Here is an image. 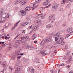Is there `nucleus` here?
I'll return each instance as SVG.
<instances>
[{
    "instance_id": "bf43d9fd",
    "label": "nucleus",
    "mask_w": 73,
    "mask_h": 73,
    "mask_svg": "<svg viewBox=\"0 0 73 73\" xmlns=\"http://www.w3.org/2000/svg\"><path fill=\"white\" fill-rule=\"evenodd\" d=\"M46 28H49V25H48L46 26Z\"/></svg>"
},
{
    "instance_id": "603ef678",
    "label": "nucleus",
    "mask_w": 73,
    "mask_h": 73,
    "mask_svg": "<svg viewBox=\"0 0 73 73\" xmlns=\"http://www.w3.org/2000/svg\"><path fill=\"white\" fill-rule=\"evenodd\" d=\"M70 68V66L68 65V66H67L66 68H67V69H68V68Z\"/></svg>"
},
{
    "instance_id": "c756f323",
    "label": "nucleus",
    "mask_w": 73,
    "mask_h": 73,
    "mask_svg": "<svg viewBox=\"0 0 73 73\" xmlns=\"http://www.w3.org/2000/svg\"><path fill=\"white\" fill-rule=\"evenodd\" d=\"M69 54H70V51L69 50H67V55H69Z\"/></svg>"
},
{
    "instance_id": "2eb2a0df",
    "label": "nucleus",
    "mask_w": 73,
    "mask_h": 73,
    "mask_svg": "<svg viewBox=\"0 0 73 73\" xmlns=\"http://www.w3.org/2000/svg\"><path fill=\"white\" fill-rule=\"evenodd\" d=\"M21 68H20V67H18L15 70V72H17V73H18L20 70Z\"/></svg>"
},
{
    "instance_id": "72a5a7b5",
    "label": "nucleus",
    "mask_w": 73,
    "mask_h": 73,
    "mask_svg": "<svg viewBox=\"0 0 73 73\" xmlns=\"http://www.w3.org/2000/svg\"><path fill=\"white\" fill-rule=\"evenodd\" d=\"M65 0H63V1H62L61 2V4H64V3H65Z\"/></svg>"
},
{
    "instance_id": "5fc2aeb1",
    "label": "nucleus",
    "mask_w": 73,
    "mask_h": 73,
    "mask_svg": "<svg viewBox=\"0 0 73 73\" xmlns=\"http://www.w3.org/2000/svg\"><path fill=\"white\" fill-rule=\"evenodd\" d=\"M37 42V41H36V40L34 41V43L35 44H36Z\"/></svg>"
},
{
    "instance_id": "13d9d810",
    "label": "nucleus",
    "mask_w": 73,
    "mask_h": 73,
    "mask_svg": "<svg viewBox=\"0 0 73 73\" xmlns=\"http://www.w3.org/2000/svg\"><path fill=\"white\" fill-rule=\"evenodd\" d=\"M2 47H4V46H5V45L4 43L2 45Z\"/></svg>"
},
{
    "instance_id": "9b49d317",
    "label": "nucleus",
    "mask_w": 73,
    "mask_h": 73,
    "mask_svg": "<svg viewBox=\"0 0 73 73\" xmlns=\"http://www.w3.org/2000/svg\"><path fill=\"white\" fill-rule=\"evenodd\" d=\"M21 21L19 20V21H18L15 25L14 26V27H13L12 29H15L16 28V27L17 26V25H18V24Z\"/></svg>"
},
{
    "instance_id": "e433bc0d",
    "label": "nucleus",
    "mask_w": 73,
    "mask_h": 73,
    "mask_svg": "<svg viewBox=\"0 0 73 73\" xmlns=\"http://www.w3.org/2000/svg\"><path fill=\"white\" fill-rule=\"evenodd\" d=\"M27 23H28L29 24H30V23H31V20H30V19H28Z\"/></svg>"
},
{
    "instance_id": "052dcab7",
    "label": "nucleus",
    "mask_w": 73,
    "mask_h": 73,
    "mask_svg": "<svg viewBox=\"0 0 73 73\" xmlns=\"http://www.w3.org/2000/svg\"><path fill=\"white\" fill-rule=\"evenodd\" d=\"M7 26H6V25L5 26H4L3 27V28H7Z\"/></svg>"
},
{
    "instance_id": "423d86ee",
    "label": "nucleus",
    "mask_w": 73,
    "mask_h": 73,
    "mask_svg": "<svg viewBox=\"0 0 73 73\" xmlns=\"http://www.w3.org/2000/svg\"><path fill=\"white\" fill-rule=\"evenodd\" d=\"M57 44H60L62 45L65 44V42H64V39L63 38L61 37L59 39H58V41L56 42Z\"/></svg>"
},
{
    "instance_id": "37998d69",
    "label": "nucleus",
    "mask_w": 73,
    "mask_h": 73,
    "mask_svg": "<svg viewBox=\"0 0 73 73\" xmlns=\"http://www.w3.org/2000/svg\"><path fill=\"white\" fill-rule=\"evenodd\" d=\"M42 15H41V14H39L38 15V16H37V17H41Z\"/></svg>"
},
{
    "instance_id": "0eeeda50",
    "label": "nucleus",
    "mask_w": 73,
    "mask_h": 73,
    "mask_svg": "<svg viewBox=\"0 0 73 73\" xmlns=\"http://www.w3.org/2000/svg\"><path fill=\"white\" fill-rule=\"evenodd\" d=\"M52 34L53 35H54V37H55V41L58 40L59 39L58 38V37H59V36L60 35V33L58 32L56 34L54 33H53Z\"/></svg>"
},
{
    "instance_id": "a211bd4d",
    "label": "nucleus",
    "mask_w": 73,
    "mask_h": 73,
    "mask_svg": "<svg viewBox=\"0 0 73 73\" xmlns=\"http://www.w3.org/2000/svg\"><path fill=\"white\" fill-rule=\"evenodd\" d=\"M71 6V3H69L66 5V8H69Z\"/></svg>"
},
{
    "instance_id": "c85d7f7f",
    "label": "nucleus",
    "mask_w": 73,
    "mask_h": 73,
    "mask_svg": "<svg viewBox=\"0 0 73 73\" xmlns=\"http://www.w3.org/2000/svg\"><path fill=\"white\" fill-rule=\"evenodd\" d=\"M59 24V22H56L55 23V25H56V26H57V25H58Z\"/></svg>"
},
{
    "instance_id": "4c0bfd02",
    "label": "nucleus",
    "mask_w": 73,
    "mask_h": 73,
    "mask_svg": "<svg viewBox=\"0 0 73 73\" xmlns=\"http://www.w3.org/2000/svg\"><path fill=\"white\" fill-rule=\"evenodd\" d=\"M20 35V34H19V35H17L16 36L15 38V39H16V38H17V37H19V36Z\"/></svg>"
},
{
    "instance_id": "c9c22d12",
    "label": "nucleus",
    "mask_w": 73,
    "mask_h": 73,
    "mask_svg": "<svg viewBox=\"0 0 73 73\" xmlns=\"http://www.w3.org/2000/svg\"><path fill=\"white\" fill-rule=\"evenodd\" d=\"M70 35H67L66 36V38H68V37H69V36H70Z\"/></svg>"
},
{
    "instance_id": "7c9ffc66",
    "label": "nucleus",
    "mask_w": 73,
    "mask_h": 73,
    "mask_svg": "<svg viewBox=\"0 0 73 73\" xmlns=\"http://www.w3.org/2000/svg\"><path fill=\"white\" fill-rule=\"evenodd\" d=\"M23 54H24V53H23L19 54H17V56H23Z\"/></svg>"
},
{
    "instance_id": "393cba45",
    "label": "nucleus",
    "mask_w": 73,
    "mask_h": 73,
    "mask_svg": "<svg viewBox=\"0 0 73 73\" xmlns=\"http://www.w3.org/2000/svg\"><path fill=\"white\" fill-rule=\"evenodd\" d=\"M25 39H26V40H29V36H26V37H25Z\"/></svg>"
},
{
    "instance_id": "f257e3e1",
    "label": "nucleus",
    "mask_w": 73,
    "mask_h": 73,
    "mask_svg": "<svg viewBox=\"0 0 73 73\" xmlns=\"http://www.w3.org/2000/svg\"><path fill=\"white\" fill-rule=\"evenodd\" d=\"M40 2L38 1V0H35V3H34L33 4V6L32 7L30 6H28L26 7L23 10H21L20 12V13L19 14V15L21 16H25L26 15V12L27 11H30L31 10L32 8V10H34L36 8H37L38 5L36 4H38Z\"/></svg>"
},
{
    "instance_id": "4be33fe9",
    "label": "nucleus",
    "mask_w": 73,
    "mask_h": 73,
    "mask_svg": "<svg viewBox=\"0 0 73 73\" xmlns=\"http://www.w3.org/2000/svg\"><path fill=\"white\" fill-rule=\"evenodd\" d=\"M41 54H42L43 56H45V55L46 54V53L45 52H44V51H43L41 52Z\"/></svg>"
},
{
    "instance_id": "f704fd0d",
    "label": "nucleus",
    "mask_w": 73,
    "mask_h": 73,
    "mask_svg": "<svg viewBox=\"0 0 73 73\" xmlns=\"http://www.w3.org/2000/svg\"><path fill=\"white\" fill-rule=\"evenodd\" d=\"M21 58V56H19L17 57V58L18 60H19V59H20Z\"/></svg>"
},
{
    "instance_id": "5701e85b",
    "label": "nucleus",
    "mask_w": 73,
    "mask_h": 73,
    "mask_svg": "<svg viewBox=\"0 0 73 73\" xmlns=\"http://www.w3.org/2000/svg\"><path fill=\"white\" fill-rule=\"evenodd\" d=\"M57 47V45L56 44H54L51 47V48H56Z\"/></svg>"
},
{
    "instance_id": "4d7b16f0",
    "label": "nucleus",
    "mask_w": 73,
    "mask_h": 73,
    "mask_svg": "<svg viewBox=\"0 0 73 73\" xmlns=\"http://www.w3.org/2000/svg\"><path fill=\"white\" fill-rule=\"evenodd\" d=\"M25 37H26V36H25L23 37L22 38L23 39H25Z\"/></svg>"
},
{
    "instance_id": "6e6552de",
    "label": "nucleus",
    "mask_w": 73,
    "mask_h": 73,
    "mask_svg": "<svg viewBox=\"0 0 73 73\" xmlns=\"http://www.w3.org/2000/svg\"><path fill=\"white\" fill-rule=\"evenodd\" d=\"M58 5H59V4H58V3H54L53 4L52 8H54V9H55V10H56Z\"/></svg>"
},
{
    "instance_id": "864d4df0",
    "label": "nucleus",
    "mask_w": 73,
    "mask_h": 73,
    "mask_svg": "<svg viewBox=\"0 0 73 73\" xmlns=\"http://www.w3.org/2000/svg\"><path fill=\"white\" fill-rule=\"evenodd\" d=\"M57 66H61V64H58L57 65Z\"/></svg>"
},
{
    "instance_id": "b1692460",
    "label": "nucleus",
    "mask_w": 73,
    "mask_h": 73,
    "mask_svg": "<svg viewBox=\"0 0 73 73\" xmlns=\"http://www.w3.org/2000/svg\"><path fill=\"white\" fill-rule=\"evenodd\" d=\"M9 46H10L9 47V48H10V49H11V48H12V43H10L9 44Z\"/></svg>"
},
{
    "instance_id": "ddd939ff",
    "label": "nucleus",
    "mask_w": 73,
    "mask_h": 73,
    "mask_svg": "<svg viewBox=\"0 0 73 73\" xmlns=\"http://www.w3.org/2000/svg\"><path fill=\"white\" fill-rule=\"evenodd\" d=\"M41 15H42V16L41 17V19H45V16L46 15L43 13H41Z\"/></svg>"
},
{
    "instance_id": "f8f14e48",
    "label": "nucleus",
    "mask_w": 73,
    "mask_h": 73,
    "mask_svg": "<svg viewBox=\"0 0 73 73\" xmlns=\"http://www.w3.org/2000/svg\"><path fill=\"white\" fill-rule=\"evenodd\" d=\"M37 34L36 33L34 34L33 35V40H34L35 39V38L37 37Z\"/></svg>"
},
{
    "instance_id": "6e6d98bb",
    "label": "nucleus",
    "mask_w": 73,
    "mask_h": 73,
    "mask_svg": "<svg viewBox=\"0 0 73 73\" xmlns=\"http://www.w3.org/2000/svg\"><path fill=\"white\" fill-rule=\"evenodd\" d=\"M5 38L6 40H7L8 39V37L6 36L5 37Z\"/></svg>"
},
{
    "instance_id": "412c9836",
    "label": "nucleus",
    "mask_w": 73,
    "mask_h": 73,
    "mask_svg": "<svg viewBox=\"0 0 73 73\" xmlns=\"http://www.w3.org/2000/svg\"><path fill=\"white\" fill-rule=\"evenodd\" d=\"M16 55H13L11 58V60H15V58H16Z\"/></svg>"
},
{
    "instance_id": "39448f33",
    "label": "nucleus",
    "mask_w": 73,
    "mask_h": 73,
    "mask_svg": "<svg viewBox=\"0 0 73 73\" xmlns=\"http://www.w3.org/2000/svg\"><path fill=\"white\" fill-rule=\"evenodd\" d=\"M39 25H38L36 26H35V25L33 24L32 25L30 26L28 28V29H32L33 28L34 31H36L39 28Z\"/></svg>"
},
{
    "instance_id": "f03ea898",
    "label": "nucleus",
    "mask_w": 73,
    "mask_h": 73,
    "mask_svg": "<svg viewBox=\"0 0 73 73\" xmlns=\"http://www.w3.org/2000/svg\"><path fill=\"white\" fill-rule=\"evenodd\" d=\"M3 13V10H1L0 11V19H1V20L0 21V23H4L5 22L4 20H2V18L5 19V20H7V19L9 17V15H7L6 16V14H3L2 15Z\"/></svg>"
},
{
    "instance_id": "58836bf2",
    "label": "nucleus",
    "mask_w": 73,
    "mask_h": 73,
    "mask_svg": "<svg viewBox=\"0 0 73 73\" xmlns=\"http://www.w3.org/2000/svg\"><path fill=\"white\" fill-rule=\"evenodd\" d=\"M61 66H65V64H64L62 63L61 64H60Z\"/></svg>"
},
{
    "instance_id": "0e129e2a",
    "label": "nucleus",
    "mask_w": 73,
    "mask_h": 73,
    "mask_svg": "<svg viewBox=\"0 0 73 73\" xmlns=\"http://www.w3.org/2000/svg\"><path fill=\"white\" fill-rule=\"evenodd\" d=\"M4 70H5V69H3V70L2 71V73H4Z\"/></svg>"
},
{
    "instance_id": "ea45409f",
    "label": "nucleus",
    "mask_w": 73,
    "mask_h": 73,
    "mask_svg": "<svg viewBox=\"0 0 73 73\" xmlns=\"http://www.w3.org/2000/svg\"><path fill=\"white\" fill-rule=\"evenodd\" d=\"M67 31L68 32H70V28H68L67 29Z\"/></svg>"
},
{
    "instance_id": "a19ab883",
    "label": "nucleus",
    "mask_w": 73,
    "mask_h": 73,
    "mask_svg": "<svg viewBox=\"0 0 73 73\" xmlns=\"http://www.w3.org/2000/svg\"><path fill=\"white\" fill-rule=\"evenodd\" d=\"M70 28V31H73V28L72 27H70L69 28Z\"/></svg>"
},
{
    "instance_id": "1a4fd4ad",
    "label": "nucleus",
    "mask_w": 73,
    "mask_h": 73,
    "mask_svg": "<svg viewBox=\"0 0 73 73\" xmlns=\"http://www.w3.org/2000/svg\"><path fill=\"white\" fill-rule=\"evenodd\" d=\"M49 20H50V21L52 23H53L54 22L55 18L53 17V15H51L49 17Z\"/></svg>"
},
{
    "instance_id": "9d476101",
    "label": "nucleus",
    "mask_w": 73,
    "mask_h": 73,
    "mask_svg": "<svg viewBox=\"0 0 73 73\" xmlns=\"http://www.w3.org/2000/svg\"><path fill=\"white\" fill-rule=\"evenodd\" d=\"M52 0H45V2L44 3H43V4L44 5H47L48 4V3Z\"/></svg>"
},
{
    "instance_id": "79ce46f5",
    "label": "nucleus",
    "mask_w": 73,
    "mask_h": 73,
    "mask_svg": "<svg viewBox=\"0 0 73 73\" xmlns=\"http://www.w3.org/2000/svg\"><path fill=\"white\" fill-rule=\"evenodd\" d=\"M48 26L49 28H52V25H48Z\"/></svg>"
},
{
    "instance_id": "49530a36",
    "label": "nucleus",
    "mask_w": 73,
    "mask_h": 73,
    "mask_svg": "<svg viewBox=\"0 0 73 73\" xmlns=\"http://www.w3.org/2000/svg\"><path fill=\"white\" fill-rule=\"evenodd\" d=\"M25 24L27 25H28V24H29V23H28V22H26L25 23Z\"/></svg>"
},
{
    "instance_id": "f3484780",
    "label": "nucleus",
    "mask_w": 73,
    "mask_h": 73,
    "mask_svg": "<svg viewBox=\"0 0 73 73\" xmlns=\"http://www.w3.org/2000/svg\"><path fill=\"white\" fill-rule=\"evenodd\" d=\"M34 61L36 63H39V59H37V58H35L34 59Z\"/></svg>"
},
{
    "instance_id": "6ab92c4d",
    "label": "nucleus",
    "mask_w": 73,
    "mask_h": 73,
    "mask_svg": "<svg viewBox=\"0 0 73 73\" xmlns=\"http://www.w3.org/2000/svg\"><path fill=\"white\" fill-rule=\"evenodd\" d=\"M29 70L30 72H31V73H34L35 72V70H34V69H33L32 68H29Z\"/></svg>"
},
{
    "instance_id": "aec40b11",
    "label": "nucleus",
    "mask_w": 73,
    "mask_h": 73,
    "mask_svg": "<svg viewBox=\"0 0 73 73\" xmlns=\"http://www.w3.org/2000/svg\"><path fill=\"white\" fill-rule=\"evenodd\" d=\"M72 57H70L68 59V62L69 63V64H70L71 62L72 61Z\"/></svg>"
},
{
    "instance_id": "4468645a",
    "label": "nucleus",
    "mask_w": 73,
    "mask_h": 73,
    "mask_svg": "<svg viewBox=\"0 0 73 73\" xmlns=\"http://www.w3.org/2000/svg\"><path fill=\"white\" fill-rule=\"evenodd\" d=\"M21 42H22L21 40H17L16 41V42H15V44L17 45L19 44H21L22 43Z\"/></svg>"
},
{
    "instance_id": "2f4dec72",
    "label": "nucleus",
    "mask_w": 73,
    "mask_h": 73,
    "mask_svg": "<svg viewBox=\"0 0 73 73\" xmlns=\"http://www.w3.org/2000/svg\"><path fill=\"white\" fill-rule=\"evenodd\" d=\"M40 22H41V20H37L36 22L37 23H40Z\"/></svg>"
},
{
    "instance_id": "09e8293b",
    "label": "nucleus",
    "mask_w": 73,
    "mask_h": 73,
    "mask_svg": "<svg viewBox=\"0 0 73 73\" xmlns=\"http://www.w3.org/2000/svg\"><path fill=\"white\" fill-rule=\"evenodd\" d=\"M22 33H25V30H23L22 31Z\"/></svg>"
},
{
    "instance_id": "20e7f679",
    "label": "nucleus",
    "mask_w": 73,
    "mask_h": 73,
    "mask_svg": "<svg viewBox=\"0 0 73 73\" xmlns=\"http://www.w3.org/2000/svg\"><path fill=\"white\" fill-rule=\"evenodd\" d=\"M51 41V39L49 37H48L47 39H44L41 42L40 45H42L45 43V42H49Z\"/></svg>"
},
{
    "instance_id": "a18cd8bd",
    "label": "nucleus",
    "mask_w": 73,
    "mask_h": 73,
    "mask_svg": "<svg viewBox=\"0 0 73 73\" xmlns=\"http://www.w3.org/2000/svg\"><path fill=\"white\" fill-rule=\"evenodd\" d=\"M4 44V42H0V44H2V45Z\"/></svg>"
},
{
    "instance_id": "69168bd1",
    "label": "nucleus",
    "mask_w": 73,
    "mask_h": 73,
    "mask_svg": "<svg viewBox=\"0 0 73 73\" xmlns=\"http://www.w3.org/2000/svg\"><path fill=\"white\" fill-rule=\"evenodd\" d=\"M50 72L52 73H53V70H50Z\"/></svg>"
},
{
    "instance_id": "c03bdc74",
    "label": "nucleus",
    "mask_w": 73,
    "mask_h": 73,
    "mask_svg": "<svg viewBox=\"0 0 73 73\" xmlns=\"http://www.w3.org/2000/svg\"><path fill=\"white\" fill-rule=\"evenodd\" d=\"M19 62L18 61V62H17L16 63V65H19Z\"/></svg>"
},
{
    "instance_id": "8fccbe9b",
    "label": "nucleus",
    "mask_w": 73,
    "mask_h": 73,
    "mask_svg": "<svg viewBox=\"0 0 73 73\" xmlns=\"http://www.w3.org/2000/svg\"><path fill=\"white\" fill-rule=\"evenodd\" d=\"M50 6V5H48V6H47L46 7V8H49V7Z\"/></svg>"
},
{
    "instance_id": "3c124183",
    "label": "nucleus",
    "mask_w": 73,
    "mask_h": 73,
    "mask_svg": "<svg viewBox=\"0 0 73 73\" xmlns=\"http://www.w3.org/2000/svg\"><path fill=\"white\" fill-rule=\"evenodd\" d=\"M23 26H26V25H26V24H25V23H23Z\"/></svg>"
},
{
    "instance_id": "473e14b6",
    "label": "nucleus",
    "mask_w": 73,
    "mask_h": 73,
    "mask_svg": "<svg viewBox=\"0 0 73 73\" xmlns=\"http://www.w3.org/2000/svg\"><path fill=\"white\" fill-rule=\"evenodd\" d=\"M23 61H24V62H27V59L25 58H23Z\"/></svg>"
},
{
    "instance_id": "de8ad7c7",
    "label": "nucleus",
    "mask_w": 73,
    "mask_h": 73,
    "mask_svg": "<svg viewBox=\"0 0 73 73\" xmlns=\"http://www.w3.org/2000/svg\"><path fill=\"white\" fill-rule=\"evenodd\" d=\"M60 12H62V11H63V9L62 8L60 9Z\"/></svg>"
},
{
    "instance_id": "338daca9",
    "label": "nucleus",
    "mask_w": 73,
    "mask_h": 73,
    "mask_svg": "<svg viewBox=\"0 0 73 73\" xmlns=\"http://www.w3.org/2000/svg\"><path fill=\"white\" fill-rule=\"evenodd\" d=\"M63 25L64 27H65V26H66V25L65 24H63Z\"/></svg>"
},
{
    "instance_id": "774afa93",
    "label": "nucleus",
    "mask_w": 73,
    "mask_h": 73,
    "mask_svg": "<svg viewBox=\"0 0 73 73\" xmlns=\"http://www.w3.org/2000/svg\"><path fill=\"white\" fill-rule=\"evenodd\" d=\"M35 49H37V47H33Z\"/></svg>"
},
{
    "instance_id": "e2e57ef3",
    "label": "nucleus",
    "mask_w": 73,
    "mask_h": 73,
    "mask_svg": "<svg viewBox=\"0 0 73 73\" xmlns=\"http://www.w3.org/2000/svg\"><path fill=\"white\" fill-rule=\"evenodd\" d=\"M73 72V70H71L69 72V73H72Z\"/></svg>"
},
{
    "instance_id": "bb28decb",
    "label": "nucleus",
    "mask_w": 73,
    "mask_h": 73,
    "mask_svg": "<svg viewBox=\"0 0 73 73\" xmlns=\"http://www.w3.org/2000/svg\"><path fill=\"white\" fill-rule=\"evenodd\" d=\"M9 69L10 70H13V68L12 67V66H10L9 67Z\"/></svg>"
},
{
    "instance_id": "cd10ccee",
    "label": "nucleus",
    "mask_w": 73,
    "mask_h": 73,
    "mask_svg": "<svg viewBox=\"0 0 73 73\" xmlns=\"http://www.w3.org/2000/svg\"><path fill=\"white\" fill-rule=\"evenodd\" d=\"M68 48V44H67L66 45L65 48V50H67Z\"/></svg>"
},
{
    "instance_id": "7ed1b4c3",
    "label": "nucleus",
    "mask_w": 73,
    "mask_h": 73,
    "mask_svg": "<svg viewBox=\"0 0 73 73\" xmlns=\"http://www.w3.org/2000/svg\"><path fill=\"white\" fill-rule=\"evenodd\" d=\"M27 0H17L15 3V4H17L20 3H21V5H23L25 4H26L27 3Z\"/></svg>"
},
{
    "instance_id": "a878e982",
    "label": "nucleus",
    "mask_w": 73,
    "mask_h": 73,
    "mask_svg": "<svg viewBox=\"0 0 73 73\" xmlns=\"http://www.w3.org/2000/svg\"><path fill=\"white\" fill-rule=\"evenodd\" d=\"M2 65H3V66L4 68H5V69H6V68H7V66L5 65V64H2Z\"/></svg>"
},
{
    "instance_id": "680f3d73",
    "label": "nucleus",
    "mask_w": 73,
    "mask_h": 73,
    "mask_svg": "<svg viewBox=\"0 0 73 73\" xmlns=\"http://www.w3.org/2000/svg\"><path fill=\"white\" fill-rule=\"evenodd\" d=\"M66 56H65L63 58L64 60H66Z\"/></svg>"
},
{
    "instance_id": "dca6fc26",
    "label": "nucleus",
    "mask_w": 73,
    "mask_h": 73,
    "mask_svg": "<svg viewBox=\"0 0 73 73\" xmlns=\"http://www.w3.org/2000/svg\"><path fill=\"white\" fill-rule=\"evenodd\" d=\"M27 48L30 49V50H33V47H31V46H27Z\"/></svg>"
}]
</instances>
